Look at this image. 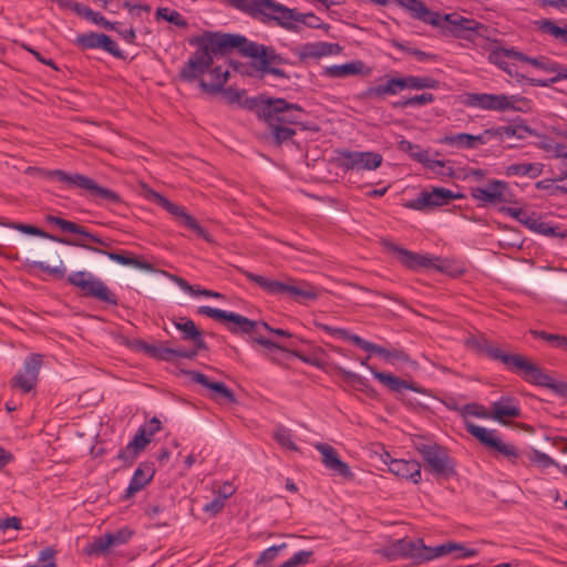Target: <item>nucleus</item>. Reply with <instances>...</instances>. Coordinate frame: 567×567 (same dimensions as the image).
Here are the masks:
<instances>
[{"label": "nucleus", "mask_w": 567, "mask_h": 567, "mask_svg": "<svg viewBox=\"0 0 567 567\" xmlns=\"http://www.w3.org/2000/svg\"><path fill=\"white\" fill-rule=\"evenodd\" d=\"M189 44L202 47L213 58L238 51L243 56L250 58L252 68L262 74L289 79L287 72L279 68L288 63L286 58L279 54L274 47L250 41L245 35L205 31L202 35L192 38Z\"/></svg>", "instance_id": "f257e3e1"}, {"label": "nucleus", "mask_w": 567, "mask_h": 567, "mask_svg": "<svg viewBox=\"0 0 567 567\" xmlns=\"http://www.w3.org/2000/svg\"><path fill=\"white\" fill-rule=\"evenodd\" d=\"M400 8L406 10L413 19L423 23L441 29L444 33L460 37L463 31L477 32L483 25L473 20L464 18L457 13L440 14L431 11L420 0H393Z\"/></svg>", "instance_id": "f03ea898"}, {"label": "nucleus", "mask_w": 567, "mask_h": 567, "mask_svg": "<svg viewBox=\"0 0 567 567\" xmlns=\"http://www.w3.org/2000/svg\"><path fill=\"white\" fill-rule=\"evenodd\" d=\"M38 175L45 181H58L68 187L83 189L94 200L109 204H118L121 202L118 194L110 188L97 185L94 179L79 173L70 174L62 169L38 168Z\"/></svg>", "instance_id": "7ed1b4c3"}, {"label": "nucleus", "mask_w": 567, "mask_h": 567, "mask_svg": "<svg viewBox=\"0 0 567 567\" xmlns=\"http://www.w3.org/2000/svg\"><path fill=\"white\" fill-rule=\"evenodd\" d=\"M243 274L249 281L274 296H288L300 303L308 300H316L319 297V290L307 281L291 278L287 281H278L248 270H244Z\"/></svg>", "instance_id": "20e7f679"}, {"label": "nucleus", "mask_w": 567, "mask_h": 567, "mask_svg": "<svg viewBox=\"0 0 567 567\" xmlns=\"http://www.w3.org/2000/svg\"><path fill=\"white\" fill-rule=\"evenodd\" d=\"M413 446L421 455L424 468L433 475L451 477L456 474L455 462L446 447L423 437L414 440Z\"/></svg>", "instance_id": "39448f33"}, {"label": "nucleus", "mask_w": 567, "mask_h": 567, "mask_svg": "<svg viewBox=\"0 0 567 567\" xmlns=\"http://www.w3.org/2000/svg\"><path fill=\"white\" fill-rule=\"evenodd\" d=\"M464 104L468 107L496 112L528 113L532 111V101L520 95L467 93Z\"/></svg>", "instance_id": "423d86ee"}, {"label": "nucleus", "mask_w": 567, "mask_h": 567, "mask_svg": "<svg viewBox=\"0 0 567 567\" xmlns=\"http://www.w3.org/2000/svg\"><path fill=\"white\" fill-rule=\"evenodd\" d=\"M66 281L78 288L84 297L95 298L113 306L117 305L115 293L110 290L103 280L90 271H73L66 277Z\"/></svg>", "instance_id": "0eeeda50"}, {"label": "nucleus", "mask_w": 567, "mask_h": 567, "mask_svg": "<svg viewBox=\"0 0 567 567\" xmlns=\"http://www.w3.org/2000/svg\"><path fill=\"white\" fill-rule=\"evenodd\" d=\"M465 430L474 436L483 446L493 451L496 456H503L512 464H516L520 457L515 445L505 443L499 437L497 430H491L473 422H465Z\"/></svg>", "instance_id": "6e6552de"}, {"label": "nucleus", "mask_w": 567, "mask_h": 567, "mask_svg": "<svg viewBox=\"0 0 567 567\" xmlns=\"http://www.w3.org/2000/svg\"><path fill=\"white\" fill-rule=\"evenodd\" d=\"M265 122L278 123L281 125H300L305 111L298 104L288 103L284 99H267L260 107Z\"/></svg>", "instance_id": "1a4fd4ad"}, {"label": "nucleus", "mask_w": 567, "mask_h": 567, "mask_svg": "<svg viewBox=\"0 0 567 567\" xmlns=\"http://www.w3.org/2000/svg\"><path fill=\"white\" fill-rule=\"evenodd\" d=\"M383 245L389 252L395 255L398 260L409 269L433 268L440 271L446 269V260L440 257L416 254L391 241H384Z\"/></svg>", "instance_id": "9d476101"}, {"label": "nucleus", "mask_w": 567, "mask_h": 567, "mask_svg": "<svg viewBox=\"0 0 567 567\" xmlns=\"http://www.w3.org/2000/svg\"><path fill=\"white\" fill-rule=\"evenodd\" d=\"M197 312L215 320L224 321L227 330L235 334H251L260 327V321L250 320L239 313L228 312L209 306L198 307Z\"/></svg>", "instance_id": "9b49d317"}, {"label": "nucleus", "mask_w": 567, "mask_h": 567, "mask_svg": "<svg viewBox=\"0 0 567 567\" xmlns=\"http://www.w3.org/2000/svg\"><path fill=\"white\" fill-rule=\"evenodd\" d=\"M147 198L158 206L163 207L171 215L175 217V219L184 227L193 230L198 237L203 238L207 243L213 241V237L210 234L205 230L198 221L189 215L183 206L176 205L168 200L166 197L161 195L159 193L148 189Z\"/></svg>", "instance_id": "f8f14e48"}, {"label": "nucleus", "mask_w": 567, "mask_h": 567, "mask_svg": "<svg viewBox=\"0 0 567 567\" xmlns=\"http://www.w3.org/2000/svg\"><path fill=\"white\" fill-rule=\"evenodd\" d=\"M458 198H463V195L453 193L444 187H433L432 189H423L419 197L405 202L403 206L409 209L423 212L427 208L446 205L451 200Z\"/></svg>", "instance_id": "ddd939ff"}, {"label": "nucleus", "mask_w": 567, "mask_h": 567, "mask_svg": "<svg viewBox=\"0 0 567 567\" xmlns=\"http://www.w3.org/2000/svg\"><path fill=\"white\" fill-rule=\"evenodd\" d=\"M43 363V357L39 353L29 354L22 369L11 379V386L23 393L32 391L39 381V373Z\"/></svg>", "instance_id": "4468645a"}, {"label": "nucleus", "mask_w": 567, "mask_h": 567, "mask_svg": "<svg viewBox=\"0 0 567 567\" xmlns=\"http://www.w3.org/2000/svg\"><path fill=\"white\" fill-rule=\"evenodd\" d=\"M477 350L489 359L501 361L509 371L520 374L527 358L522 354H509L485 338L474 341Z\"/></svg>", "instance_id": "2eb2a0df"}, {"label": "nucleus", "mask_w": 567, "mask_h": 567, "mask_svg": "<svg viewBox=\"0 0 567 567\" xmlns=\"http://www.w3.org/2000/svg\"><path fill=\"white\" fill-rule=\"evenodd\" d=\"M519 375L528 383L548 388L556 394L567 398V383L555 381L550 375L545 373L540 367L530 362L528 359Z\"/></svg>", "instance_id": "dca6fc26"}, {"label": "nucleus", "mask_w": 567, "mask_h": 567, "mask_svg": "<svg viewBox=\"0 0 567 567\" xmlns=\"http://www.w3.org/2000/svg\"><path fill=\"white\" fill-rule=\"evenodd\" d=\"M341 167L346 169H368L378 168L382 163V156L375 152H351L343 150L339 152Z\"/></svg>", "instance_id": "f3484780"}, {"label": "nucleus", "mask_w": 567, "mask_h": 567, "mask_svg": "<svg viewBox=\"0 0 567 567\" xmlns=\"http://www.w3.org/2000/svg\"><path fill=\"white\" fill-rule=\"evenodd\" d=\"M73 246L80 247L83 249H86L89 251H92L94 254L105 255L110 260L115 261L123 266H131L147 272H153L154 267L152 264L145 260H140L136 257L132 256L128 252H114V251H106L101 248L92 246L90 243H86L83 239H74V243H72Z\"/></svg>", "instance_id": "a211bd4d"}, {"label": "nucleus", "mask_w": 567, "mask_h": 567, "mask_svg": "<svg viewBox=\"0 0 567 567\" xmlns=\"http://www.w3.org/2000/svg\"><path fill=\"white\" fill-rule=\"evenodd\" d=\"M213 63V56H210L202 47H197V50L182 66L179 76L184 81L192 82L206 73L212 68Z\"/></svg>", "instance_id": "6ab92c4d"}, {"label": "nucleus", "mask_w": 567, "mask_h": 567, "mask_svg": "<svg viewBox=\"0 0 567 567\" xmlns=\"http://www.w3.org/2000/svg\"><path fill=\"white\" fill-rule=\"evenodd\" d=\"M472 196L476 200L495 204L501 202L508 203L512 198V193L506 182L492 179L486 187L472 188Z\"/></svg>", "instance_id": "aec40b11"}, {"label": "nucleus", "mask_w": 567, "mask_h": 567, "mask_svg": "<svg viewBox=\"0 0 567 567\" xmlns=\"http://www.w3.org/2000/svg\"><path fill=\"white\" fill-rule=\"evenodd\" d=\"M285 12H290L289 8L276 2L275 0H250L249 14L252 17H261L264 22L275 21L277 25Z\"/></svg>", "instance_id": "412c9836"}, {"label": "nucleus", "mask_w": 567, "mask_h": 567, "mask_svg": "<svg viewBox=\"0 0 567 567\" xmlns=\"http://www.w3.org/2000/svg\"><path fill=\"white\" fill-rule=\"evenodd\" d=\"M187 374L190 377V380L195 383H198L206 389L212 391L210 398L219 403H235L236 396L234 392L225 385L223 382L210 381L209 378L197 371H188Z\"/></svg>", "instance_id": "4be33fe9"}, {"label": "nucleus", "mask_w": 567, "mask_h": 567, "mask_svg": "<svg viewBox=\"0 0 567 567\" xmlns=\"http://www.w3.org/2000/svg\"><path fill=\"white\" fill-rule=\"evenodd\" d=\"M488 61L505 71L511 76H518L516 65L511 60L522 61L523 52L514 48H494L488 53Z\"/></svg>", "instance_id": "5701e85b"}, {"label": "nucleus", "mask_w": 567, "mask_h": 567, "mask_svg": "<svg viewBox=\"0 0 567 567\" xmlns=\"http://www.w3.org/2000/svg\"><path fill=\"white\" fill-rule=\"evenodd\" d=\"M45 220L49 224L58 226L63 233H71V234L80 235L82 237L81 239L85 240L86 243H94V244L105 246V247L110 246V244L106 240L100 238L95 234L90 233L87 230V228H85L76 223L66 220L64 218H61V217L54 216V215H47Z\"/></svg>", "instance_id": "b1692460"}, {"label": "nucleus", "mask_w": 567, "mask_h": 567, "mask_svg": "<svg viewBox=\"0 0 567 567\" xmlns=\"http://www.w3.org/2000/svg\"><path fill=\"white\" fill-rule=\"evenodd\" d=\"M361 365L367 367L373 377L379 380L383 385H385L390 391L401 392L403 390H411L417 393H424L425 390L413 382H408L399 377L392 375L385 372H379L372 367H370L367 360H361Z\"/></svg>", "instance_id": "393cba45"}, {"label": "nucleus", "mask_w": 567, "mask_h": 567, "mask_svg": "<svg viewBox=\"0 0 567 567\" xmlns=\"http://www.w3.org/2000/svg\"><path fill=\"white\" fill-rule=\"evenodd\" d=\"M316 449L321 453L322 463L328 470L344 478H352L353 473L349 465L338 456L337 451L332 446L320 443L316 445Z\"/></svg>", "instance_id": "a878e982"}, {"label": "nucleus", "mask_w": 567, "mask_h": 567, "mask_svg": "<svg viewBox=\"0 0 567 567\" xmlns=\"http://www.w3.org/2000/svg\"><path fill=\"white\" fill-rule=\"evenodd\" d=\"M520 416V409L511 396H502L491 405L489 419L499 423H506V419H515Z\"/></svg>", "instance_id": "bb28decb"}, {"label": "nucleus", "mask_w": 567, "mask_h": 567, "mask_svg": "<svg viewBox=\"0 0 567 567\" xmlns=\"http://www.w3.org/2000/svg\"><path fill=\"white\" fill-rule=\"evenodd\" d=\"M0 226H4V227H8V228H11V229H16L22 234H25V235H31V236H37V237H40V238H43V239H49V240H52V241H55V243H60V244H63V245H68V246H73L72 243H74V239H69V238H65V237H58L55 235H52L39 227H35L33 225H28V224H23V223H16V221H10L8 219H0Z\"/></svg>", "instance_id": "cd10ccee"}, {"label": "nucleus", "mask_w": 567, "mask_h": 567, "mask_svg": "<svg viewBox=\"0 0 567 567\" xmlns=\"http://www.w3.org/2000/svg\"><path fill=\"white\" fill-rule=\"evenodd\" d=\"M154 473L155 471L152 464L141 463L130 481L124 498H131L137 492L142 491L153 480Z\"/></svg>", "instance_id": "c85d7f7f"}, {"label": "nucleus", "mask_w": 567, "mask_h": 567, "mask_svg": "<svg viewBox=\"0 0 567 567\" xmlns=\"http://www.w3.org/2000/svg\"><path fill=\"white\" fill-rule=\"evenodd\" d=\"M389 471L402 478L417 484L421 481V464L417 461L392 460L389 464Z\"/></svg>", "instance_id": "c756f323"}, {"label": "nucleus", "mask_w": 567, "mask_h": 567, "mask_svg": "<svg viewBox=\"0 0 567 567\" xmlns=\"http://www.w3.org/2000/svg\"><path fill=\"white\" fill-rule=\"evenodd\" d=\"M150 442L151 440L145 436V431L143 432L137 430L134 437L127 443L125 449L117 453L116 457L125 465H132L137 455L147 446Z\"/></svg>", "instance_id": "7c9ffc66"}, {"label": "nucleus", "mask_w": 567, "mask_h": 567, "mask_svg": "<svg viewBox=\"0 0 567 567\" xmlns=\"http://www.w3.org/2000/svg\"><path fill=\"white\" fill-rule=\"evenodd\" d=\"M174 326L183 333V340L192 341L197 349H207L203 333L193 320L181 318L179 321H174Z\"/></svg>", "instance_id": "2f4dec72"}, {"label": "nucleus", "mask_w": 567, "mask_h": 567, "mask_svg": "<svg viewBox=\"0 0 567 567\" xmlns=\"http://www.w3.org/2000/svg\"><path fill=\"white\" fill-rule=\"evenodd\" d=\"M522 62L532 64L533 66H535L539 70H543L547 73H553L554 76H558L559 79L567 80V65L551 61L544 56L530 58L524 53H523Z\"/></svg>", "instance_id": "473e14b6"}, {"label": "nucleus", "mask_w": 567, "mask_h": 567, "mask_svg": "<svg viewBox=\"0 0 567 567\" xmlns=\"http://www.w3.org/2000/svg\"><path fill=\"white\" fill-rule=\"evenodd\" d=\"M354 346L359 347L360 349L375 353L380 357H382L388 362H393L394 360H404L406 358L405 353L401 350L396 349H385L383 347H380L375 343H372L370 341L364 340L363 338H354Z\"/></svg>", "instance_id": "72a5a7b5"}, {"label": "nucleus", "mask_w": 567, "mask_h": 567, "mask_svg": "<svg viewBox=\"0 0 567 567\" xmlns=\"http://www.w3.org/2000/svg\"><path fill=\"white\" fill-rule=\"evenodd\" d=\"M403 90V78H390L383 84L369 87L365 95L371 99H381L386 95H396Z\"/></svg>", "instance_id": "f704fd0d"}, {"label": "nucleus", "mask_w": 567, "mask_h": 567, "mask_svg": "<svg viewBox=\"0 0 567 567\" xmlns=\"http://www.w3.org/2000/svg\"><path fill=\"white\" fill-rule=\"evenodd\" d=\"M209 75L212 81L199 80V86L207 93L216 94L223 90L224 84L228 81L229 72L224 71L221 66H215L210 70Z\"/></svg>", "instance_id": "c9c22d12"}, {"label": "nucleus", "mask_w": 567, "mask_h": 567, "mask_svg": "<svg viewBox=\"0 0 567 567\" xmlns=\"http://www.w3.org/2000/svg\"><path fill=\"white\" fill-rule=\"evenodd\" d=\"M364 66V63L361 61H351L344 64H334L328 66L324 70V74L330 78L340 79L349 75L361 74Z\"/></svg>", "instance_id": "e433bc0d"}, {"label": "nucleus", "mask_w": 567, "mask_h": 567, "mask_svg": "<svg viewBox=\"0 0 567 567\" xmlns=\"http://www.w3.org/2000/svg\"><path fill=\"white\" fill-rule=\"evenodd\" d=\"M135 347L137 350L145 352L148 357L156 359V360L171 362L175 359L174 358V353H175L174 348L157 347L155 344L147 343L143 340H137L135 342Z\"/></svg>", "instance_id": "4c0bfd02"}, {"label": "nucleus", "mask_w": 567, "mask_h": 567, "mask_svg": "<svg viewBox=\"0 0 567 567\" xmlns=\"http://www.w3.org/2000/svg\"><path fill=\"white\" fill-rule=\"evenodd\" d=\"M290 12H285L284 16H281V20L279 22V27L284 28L285 30L289 32L299 33L301 31V27L299 25L305 24L307 21V13L298 12L297 9L289 8Z\"/></svg>", "instance_id": "58836bf2"}, {"label": "nucleus", "mask_w": 567, "mask_h": 567, "mask_svg": "<svg viewBox=\"0 0 567 567\" xmlns=\"http://www.w3.org/2000/svg\"><path fill=\"white\" fill-rule=\"evenodd\" d=\"M338 374L342 378V380L353 386H357L360 391L364 392L368 395H371L374 390L369 384L368 380L355 372L349 371L342 367L337 368Z\"/></svg>", "instance_id": "ea45409f"}, {"label": "nucleus", "mask_w": 567, "mask_h": 567, "mask_svg": "<svg viewBox=\"0 0 567 567\" xmlns=\"http://www.w3.org/2000/svg\"><path fill=\"white\" fill-rule=\"evenodd\" d=\"M542 174V165L535 163H518L506 167L507 176H528L536 178Z\"/></svg>", "instance_id": "a19ab883"}, {"label": "nucleus", "mask_w": 567, "mask_h": 567, "mask_svg": "<svg viewBox=\"0 0 567 567\" xmlns=\"http://www.w3.org/2000/svg\"><path fill=\"white\" fill-rule=\"evenodd\" d=\"M461 547H462V544L453 543V542L441 544L435 547H429V546L424 545V547H421V550H423L422 561H427V560H432L434 558H439V557L449 555V554L455 551L456 548H461Z\"/></svg>", "instance_id": "79ce46f5"}, {"label": "nucleus", "mask_w": 567, "mask_h": 567, "mask_svg": "<svg viewBox=\"0 0 567 567\" xmlns=\"http://www.w3.org/2000/svg\"><path fill=\"white\" fill-rule=\"evenodd\" d=\"M421 547H424V544L421 539H417V540L401 539L395 545V548L403 556L415 558L419 561H422V558H423V550H421Z\"/></svg>", "instance_id": "37998d69"}, {"label": "nucleus", "mask_w": 567, "mask_h": 567, "mask_svg": "<svg viewBox=\"0 0 567 567\" xmlns=\"http://www.w3.org/2000/svg\"><path fill=\"white\" fill-rule=\"evenodd\" d=\"M403 86L404 90L436 89L439 81L430 76L408 75L403 76Z\"/></svg>", "instance_id": "c03bdc74"}, {"label": "nucleus", "mask_w": 567, "mask_h": 567, "mask_svg": "<svg viewBox=\"0 0 567 567\" xmlns=\"http://www.w3.org/2000/svg\"><path fill=\"white\" fill-rule=\"evenodd\" d=\"M53 255L55 257V261L58 262L56 266H50L44 261H37V260L31 261L30 266L32 268L40 269V270L53 276L56 279H62V278H64V276L66 274V268H65L60 255L56 251H54Z\"/></svg>", "instance_id": "a18cd8bd"}, {"label": "nucleus", "mask_w": 567, "mask_h": 567, "mask_svg": "<svg viewBox=\"0 0 567 567\" xmlns=\"http://www.w3.org/2000/svg\"><path fill=\"white\" fill-rule=\"evenodd\" d=\"M103 33L87 32L79 34L73 43L81 50L101 49Z\"/></svg>", "instance_id": "49530a36"}, {"label": "nucleus", "mask_w": 567, "mask_h": 567, "mask_svg": "<svg viewBox=\"0 0 567 567\" xmlns=\"http://www.w3.org/2000/svg\"><path fill=\"white\" fill-rule=\"evenodd\" d=\"M267 126L271 131L272 138L276 145H281L285 142L292 140L296 135V131L289 126L281 125L278 123L266 122Z\"/></svg>", "instance_id": "de8ad7c7"}, {"label": "nucleus", "mask_w": 567, "mask_h": 567, "mask_svg": "<svg viewBox=\"0 0 567 567\" xmlns=\"http://www.w3.org/2000/svg\"><path fill=\"white\" fill-rule=\"evenodd\" d=\"M495 135L506 136V137H517L525 138L527 135L532 134V130L525 124H513L507 126H499L494 130Z\"/></svg>", "instance_id": "09e8293b"}, {"label": "nucleus", "mask_w": 567, "mask_h": 567, "mask_svg": "<svg viewBox=\"0 0 567 567\" xmlns=\"http://www.w3.org/2000/svg\"><path fill=\"white\" fill-rule=\"evenodd\" d=\"M331 44L326 42L307 43L302 47L300 56L307 58H321L331 53Z\"/></svg>", "instance_id": "8fccbe9b"}, {"label": "nucleus", "mask_w": 567, "mask_h": 567, "mask_svg": "<svg viewBox=\"0 0 567 567\" xmlns=\"http://www.w3.org/2000/svg\"><path fill=\"white\" fill-rule=\"evenodd\" d=\"M473 135L468 133H457L455 135H445L443 138H441V143L458 147V148H465V150H473L472 144Z\"/></svg>", "instance_id": "3c124183"}, {"label": "nucleus", "mask_w": 567, "mask_h": 567, "mask_svg": "<svg viewBox=\"0 0 567 567\" xmlns=\"http://www.w3.org/2000/svg\"><path fill=\"white\" fill-rule=\"evenodd\" d=\"M501 210L503 213H505L506 215H508V216L513 217L514 219H516L518 223H520L522 225H524L528 229H529V227L532 226L534 219L537 216L536 213H529V212H527L525 209H522V208L503 207Z\"/></svg>", "instance_id": "603ef678"}, {"label": "nucleus", "mask_w": 567, "mask_h": 567, "mask_svg": "<svg viewBox=\"0 0 567 567\" xmlns=\"http://www.w3.org/2000/svg\"><path fill=\"white\" fill-rule=\"evenodd\" d=\"M274 439L282 447L289 451H298V447L293 442V434L289 429L281 425L277 426L274 432Z\"/></svg>", "instance_id": "864d4df0"}, {"label": "nucleus", "mask_w": 567, "mask_h": 567, "mask_svg": "<svg viewBox=\"0 0 567 567\" xmlns=\"http://www.w3.org/2000/svg\"><path fill=\"white\" fill-rule=\"evenodd\" d=\"M434 101V95L432 93H422L419 95H414L402 101L394 103V107H411V106H424Z\"/></svg>", "instance_id": "5fc2aeb1"}, {"label": "nucleus", "mask_w": 567, "mask_h": 567, "mask_svg": "<svg viewBox=\"0 0 567 567\" xmlns=\"http://www.w3.org/2000/svg\"><path fill=\"white\" fill-rule=\"evenodd\" d=\"M156 18L164 19L179 28H186L188 25L187 21L178 11L171 10L166 7H162L156 10Z\"/></svg>", "instance_id": "6e6d98bb"}, {"label": "nucleus", "mask_w": 567, "mask_h": 567, "mask_svg": "<svg viewBox=\"0 0 567 567\" xmlns=\"http://www.w3.org/2000/svg\"><path fill=\"white\" fill-rule=\"evenodd\" d=\"M312 550H299L278 567H303L311 563Z\"/></svg>", "instance_id": "4d7b16f0"}, {"label": "nucleus", "mask_w": 567, "mask_h": 567, "mask_svg": "<svg viewBox=\"0 0 567 567\" xmlns=\"http://www.w3.org/2000/svg\"><path fill=\"white\" fill-rule=\"evenodd\" d=\"M287 547V543L270 546L259 555V557L256 560V565H268L269 563L274 561L279 556V554Z\"/></svg>", "instance_id": "13d9d810"}, {"label": "nucleus", "mask_w": 567, "mask_h": 567, "mask_svg": "<svg viewBox=\"0 0 567 567\" xmlns=\"http://www.w3.org/2000/svg\"><path fill=\"white\" fill-rule=\"evenodd\" d=\"M555 156L560 159V173L558 181H567V146L557 144L554 150ZM559 188L567 192V186H558Z\"/></svg>", "instance_id": "bf43d9fd"}, {"label": "nucleus", "mask_w": 567, "mask_h": 567, "mask_svg": "<svg viewBox=\"0 0 567 567\" xmlns=\"http://www.w3.org/2000/svg\"><path fill=\"white\" fill-rule=\"evenodd\" d=\"M529 230L549 237L564 236L563 234L557 233V229L554 226L546 221H543L538 215L534 219L532 226L529 227Z\"/></svg>", "instance_id": "052dcab7"}, {"label": "nucleus", "mask_w": 567, "mask_h": 567, "mask_svg": "<svg viewBox=\"0 0 567 567\" xmlns=\"http://www.w3.org/2000/svg\"><path fill=\"white\" fill-rule=\"evenodd\" d=\"M111 545V539H109L107 535L100 536L95 538L89 546L86 547V553L89 555H101L104 554Z\"/></svg>", "instance_id": "680f3d73"}, {"label": "nucleus", "mask_w": 567, "mask_h": 567, "mask_svg": "<svg viewBox=\"0 0 567 567\" xmlns=\"http://www.w3.org/2000/svg\"><path fill=\"white\" fill-rule=\"evenodd\" d=\"M318 327L323 330L326 333L334 337V338H339V339H342V340H346V341H350L354 344V338H361L360 336L358 334H352L350 333L347 329H343V328H334V327H331V326H328V324H323V323H319Z\"/></svg>", "instance_id": "e2e57ef3"}, {"label": "nucleus", "mask_w": 567, "mask_h": 567, "mask_svg": "<svg viewBox=\"0 0 567 567\" xmlns=\"http://www.w3.org/2000/svg\"><path fill=\"white\" fill-rule=\"evenodd\" d=\"M529 461L536 465H538L542 468H547L549 466L557 465V462L551 458L549 455H547L544 452H540L538 450H534L529 454Z\"/></svg>", "instance_id": "0e129e2a"}, {"label": "nucleus", "mask_w": 567, "mask_h": 567, "mask_svg": "<svg viewBox=\"0 0 567 567\" xmlns=\"http://www.w3.org/2000/svg\"><path fill=\"white\" fill-rule=\"evenodd\" d=\"M460 412L463 416L472 415L480 419H489V413L483 405L477 403H467L460 410Z\"/></svg>", "instance_id": "69168bd1"}, {"label": "nucleus", "mask_w": 567, "mask_h": 567, "mask_svg": "<svg viewBox=\"0 0 567 567\" xmlns=\"http://www.w3.org/2000/svg\"><path fill=\"white\" fill-rule=\"evenodd\" d=\"M38 560L43 561L45 564L42 566H39L38 564H33V565L30 564V565H27L25 567H56L55 550L51 547H47V548L42 549L39 553Z\"/></svg>", "instance_id": "338daca9"}, {"label": "nucleus", "mask_w": 567, "mask_h": 567, "mask_svg": "<svg viewBox=\"0 0 567 567\" xmlns=\"http://www.w3.org/2000/svg\"><path fill=\"white\" fill-rule=\"evenodd\" d=\"M101 49L106 51L107 53L112 54L113 56L117 59H124V53L122 50H120L117 43L107 34L103 33Z\"/></svg>", "instance_id": "774afa93"}]
</instances>
